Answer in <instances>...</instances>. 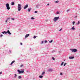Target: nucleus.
<instances>
[{
	"label": "nucleus",
	"mask_w": 80,
	"mask_h": 80,
	"mask_svg": "<svg viewBox=\"0 0 80 80\" xmlns=\"http://www.w3.org/2000/svg\"><path fill=\"white\" fill-rule=\"evenodd\" d=\"M14 62H15V60L13 61H12V62L10 64V65H12V64H13V63H14Z\"/></svg>",
	"instance_id": "obj_14"
},
{
	"label": "nucleus",
	"mask_w": 80,
	"mask_h": 80,
	"mask_svg": "<svg viewBox=\"0 0 80 80\" xmlns=\"http://www.w3.org/2000/svg\"><path fill=\"white\" fill-rule=\"evenodd\" d=\"M75 22L73 21L72 22V25H74L75 24Z\"/></svg>",
	"instance_id": "obj_24"
},
{
	"label": "nucleus",
	"mask_w": 80,
	"mask_h": 80,
	"mask_svg": "<svg viewBox=\"0 0 80 80\" xmlns=\"http://www.w3.org/2000/svg\"><path fill=\"white\" fill-rule=\"evenodd\" d=\"M55 3H58V1H56L55 2Z\"/></svg>",
	"instance_id": "obj_25"
},
{
	"label": "nucleus",
	"mask_w": 80,
	"mask_h": 80,
	"mask_svg": "<svg viewBox=\"0 0 80 80\" xmlns=\"http://www.w3.org/2000/svg\"><path fill=\"white\" fill-rule=\"evenodd\" d=\"M39 77L40 78H43V76L40 75L39 76Z\"/></svg>",
	"instance_id": "obj_17"
},
{
	"label": "nucleus",
	"mask_w": 80,
	"mask_h": 80,
	"mask_svg": "<svg viewBox=\"0 0 80 80\" xmlns=\"http://www.w3.org/2000/svg\"><path fill=\"white\" fill-rule=\"evenodd\" d=\"M21 67H23V65H21L20 66Z\"/></svg>",
	"instance_id": "obj_41"
},
{
	"label": "nucleus",
	"mask_w": 80,
	"mask_h": 80,
	"mask_svg": "<svg viewBox=\"0 0 80 80\" xmlns=\"http://www.w3.org/2000/svg\"><path fill=\"white\" fill-rule=\"evenodd\" d=\"M56 13H57V14H59V13H60V12H58V11H57L56 12Z\"/></svg>",
	"instance_id": "obj_22"
},
{
	"label": "nucleus",
	"mask_w": 80,
	"mask_h": 80,
	"mask_svg": "<svg viewBox=\"0 0 80 80\" xmlns=\"http://www.w3.org/2000/svg\"><path fill=\"white\" fill-rule=\"evenodd\" d=\"M52 60H55V58H53V57H52Z\"/></svg>",
	"instance_id": "obj_29"
},
{
	"label": "nucleus",
	"mask_w": 80,
	"mask_h": 80,
	"mask_svg": "<svg viewBox=\"0 0 80 80\" xmlns=\"http://www.w3.org/2000/svg\"><path fill=\"white\" fill-rule=\"evenodd\" d=\"M28 4H26L24 7V9H26L27 8H28Z\"/></svg>",
	"instance_id": "obj_8"
},
{
	"label": "nucleus",
	"mask_w": 80,
	"mask_h": 80,
	"mask_svg": "<svg viewBox=\"0 0 80 80\" xmlns=\"http://www.w3.org/2000/svg\"><path fill=\"white\" fill-rule=\"evenodd\" d=\"M31 18L32 20H33V19H35V18H33V17H32Z\"/></svg>",
	"instance_id": "obj_30"
},
{
	"label": "nucleus",
	"mask_w": 80,
	"mask_h": 80,
	"mask_svg": "<svg viewBox=\"0 0 80 80\" xmlns=\"http://www.w3.org/2000/svg\"><path fill=\"white\" fill-rule=\"evenodd\" d=\"M64 61H65V59H64Z\"/></svg>",
	"instance_id": "obj_46"
},
{
	"label": "nucleus",
	"mask_w": 80,
	"mask_h": 80,
	"mask_svg": "<svg viewBox=\"0 0 80 80\" xmlns=\"http://www.w3.org/2000/svg\"><path fill=\"white\" fill-rule=\"evenodd\" d=\"M52 71H53V70L52 68L49 69L48 70V72H52Z\"/></svg>",
	"instance_id": "obj_7"
},
{
	"label": "nucleus",
	"mask_w": 80,
	"mask_h": 80,
	"mask_svg": "<svg viewBox=\"0 0 80 80\" xmlns=\"http://www.w3.org/2000/svg\"><path fill=\"white\" fill-rule=\"evenodd\" d=\"M17 74H14V77L15 78H17Z\"/></svg>",
	"instance_id": "obj_11"
},
{
	"label": "nucleus",
	"mask_w": 80,
	"mask_h": 80,
	"mask_svg": "<svg viewBox=\"0 0 80 80\" xmlns=\"http://www.w3.org/2000/svg\"><path fill=\"white\" fill-rule=\"evenodd\" d=\"M70 50L72 51V52H74V53L77 52V49H70Z\"/></svg>",
	"instance_id": "obj_5"
},
{
	"label": "nucleus",
	"mask_w": 80,
	"mask_h": 80,
	"mask_svg": "<svg viewBox=\"0 0 80 80\" xmlns=\"http://www.w3.org/2000/svg\"><path fill=\"white\" fill-rule=\"evenodd\" d=\"M73 58H74V57L70 56L69 57V59H73Z\"/></svg>",
	"instance_id": "obj_9"
},
{
	"label": "nucleus",
	"mask_w": 80,
	"mask_h": 80,
	"mask_svg": "<svg viewBox=\"0 0 80 80\" xmlns=\"http://www.w3.org/2000/svg\"><path fill=\"white\" fill-rule=\"evenodd\" d=\"M36 37H37V36H34V37H33V38H36Z\"/></svg>",
	"instance_id": "obj_27"
},
{
	"label": "nucleus",
	"mask_w": 80,
	"mask_h": 80,
	"mask_svg": "<svg viewBox=\"0 0 80 80\" xmlns=\"http://www.w3.org/2000/svg\"><path fill=\"white\" fill-rule=\"evenodd\" d=\"M53 52H52V53H53Z\"/></svg>",
	"instance_id": "obj_47"
},
{
	"label": "nucleus",
	"mask_w": 80,
	"mask_h": 80,
	"mask_svg": "<svg viewBox=\"0 0 80 80\" xmlns=\"http://www.w3.org/2000/svg\"><path fill=\"white\" fill-rule=\"evenodd\" d=\"M67 65V63L65 62L64 63V64L63 65V66H64V67H65V65Z\"/></svg>",
	"instance_id": "obj_21"
},
{
	"label": "nucleus",
	"mask_w": 80,
	"mask_h": 80,
	"mask_svg": "<svg viewBox=\"0 0 80 80\" xmlns=\"http://www.w3.org/2000/svg\"><path fill=\"white\" fill-rule=\"evenodd\" d=\"M38 5H36V8H39V7H40V5L38 4Z\"/></svg>",
	"instance_id": "obj_12"
},
{
	"label": "nucleus",
	"mask_w": 80,
	"mask_h": 80,
	"mask_svg": "<svg viewBox=\"0 0 80 80\" xmlns=\"http://www.w3.org/2000/svg\"><path fill=\"white\" fill-rule=\"evenodd\" d=\"M60 75H63V73H62V72H61L60 73Z\"/></svg>",
	"instance_id": "obj_36"
},
{
	"label": "nucleus",
	"mask_w": 80,
	"mask_h": 80,
	"mask_svg": "<svg viewBox=\"0 0 80 80\" xmlns=\"http://www.w3.org/2000/svg\"><path fill=\"white\" fill-rule=\"evenodd\" d=\"M71 30H75V27H74V26H73L71 28Z\"/></svg>",
	"instance_id": "obj_19"
},
{
	"label": "nucleus",
	"mask_w": 80,
	"mask_h": 80,
	"mask_svg": "<svg viewBox=\"0 0 80 80\" xmlns=\"http://www.w3.org/2000/svg\"><path fill=\"white\" fill-rule=\"evenodd\" d=\"M18 78L19 79H20L21 78H22V76H19L18 77Z\"/></svg>",
	"instance_id": "obj_18"
},
{
	"label": "nucleus",
	"mask_w": 80,
	"mask_h": 80,
	"mask_svg": "<svg viewBox=\"0 0 80 80\" xmlns=\"http://www.w3.org/2000/svg\"><path fill=\"white\" fill-rule=\"evenodd\" d=\"M43 42H44V41H42L41 43V44H43Z\"/></svg>",
	"instance_id": "obj_26"
},
{
	"label": "nucleus",
	"mask_w": 80,
	"mask_h": 80,
	"mask_svg": "<svg viewBox=\"0 0 80 80\" xmlns=\"http://www.w3.org/2000/svg\"><path fill=\"white\" fill-rule=\"evenodd\" d=\"M2 33H3V34H5V33L7 34V33H8L9 35H11V32H10L9 30H8L7 32L4 31L2 32Z\"/></svg>",
	"instance_id": "obj_1"
},
{
	"label": "nucleus",
	"mask_w": 80,
	"mask_h": 80,
	"mask_svg": "<svg viewBox=\"0 0 80 80\" xmlns=\"http://www.w3.org/2000/svg\"><path fill=\"white\" fill-rule=\"evenodd\" d=\"M63 63H64V62H62V63L61 64L60 66H62V65H63Z\"/></svg>",
	"instance_id": "obj_20"
},
{
	"label": "nucleus",
	"mask_w": 80,
	"mask_h": 80,
	"mask_svg": "<svg viewBox=\"0 0 80 80\" xmlns=\"http://www.w3.org/2000/svg\"><path fill=\"white\" fill-rule=\"evenodd\" d=\"M11 19L12 20H15V19L14 18H11Z\"/></svg>",
	"instance_id": "obj_35"
},
{
	"label": "nucleus",
	"mask_w": 80,
	"mask_h": 80,
	"mask_svg": "<svg viewBox=\"0 0 80 80\" xmlns=\"http://www.w3.org/2000/svg\"><path fill=\"white\" fill-rule=\"evenodd\" d=\"M79 23H80V21H78L77 23V25H79Z\"/></svg>",
	"instance_id": "obj_31"
},
{
	"label": "nucleus",
	"mask_w": 80,
	"mask_h": 80,
	"mask_svg": "<svg viewBox=\"0 0 80 80\" xmlns=\"http://www.w3.org/2000/svg\"><path fill=\"white\" fill-rule=\"evenodd\" d=\"M62 31V29H60L59 30V31Z\"/></svg>",
	"instance_id": "obj_43"
},
{
	"label": "nucleus",
	"mask_w": 80,
	"mask_h": 80,
	"mask_svg": "<svg viewBox=\"0 0 80 80\" xmlns=\"http://www.w3.org/2000/svg\"><path fill=\"white\" fill-rule=\"evenodd\" d=\"M9 53H11L12 52V51H11V50H9Z\"/></svg>",
	"instance_id": "obj_34"
},
{
	"label": "nucleus",
	"mask_w": 80,
	"mask_h": 80,
	"mask_svg": "<svg viewBox=\"0 0 80 80\" xmlns=\"http://www.w3.org/2000/svg\"><path fill=\"white\" fill-rule=\"evenodd\" d=\"M60 18V17L59 16L58 17H55L54 18H53V21L54 22H57V20H58V19H59V18Z\"/></svg>",
	"instance_id": "obj_3"
},
{
	"label": "nucleus",
	"mask_w": 80,
	"mask_h": 80,
	"mask_svg": "<svg viewBox=\"0 0 80 80\" xmlns=\"http://www.w3.org/2000/svg\"><path fill=\"white\" fill-rule=\"evenodd\" d=\"M10 18H7V20H10Z\"/></svg>",
	"instance_id": "obj_33"
},
{
	"label": "nucleus",
	"mask_w": 80,
	"mask_h": 80,
	"mask_svg": "<svg viewBox=\"0 0 80 80\" xmlns=\"http://www.w3.org/2000/svg\"><path fill=\"white\" fill-rule=\"evenodd\" d=\"M77 16H75V18H77Z\"/></svg>",
	"instance_id": "obj_42"
},
{
	"label": "nucleus",
	"mask_w": 80,
	"mask_h": 80,
	"mask_svg": "<svg viewBox=\"0 0 80 80\" xmlns=\"http://www.w3.org/2000/svg\"><path fill=\"white\" fill-rule=\"evenodd\" d=\"M15 5V3H14V2H11V5Z\"/></svg>",
	"instance_id": "obj_16"
},
{
	"label": "nucleus",
	"mask_w": 80,
	"mask_h": 80,
	"mask_svg": "<svg viewBox=\"0 0 80 80\" xmlns=\"http://www.w3.org/2000/svg\"><path fill=\"white\" fill-rule=\"evenodd\" d=\"M6 7L7 10H10V6H9V3H6Z\"/></svg>",
	"instance_id": "obj_4"
},
{
	"label": "nucleus",
	"mask_w": 80,
	"mask_h": 80,
	"mask_svg": "<svg viewBox=\"0 0 80 80\" xmlns=\"http://www.w3.org/2000/svg\"><path fill=\"white\" fill-rule=\"evenodd\" d=\"M45 43H47V40L45 41Z\"/></svg>",
	"instance_id": "obj_32"
},
{
	"label": "nucleus",
	"mask_w": 80,
	"mask_h": 80,
	"mask_svg": "<svg viewBox=\"0 0 80 80\" xmlns=\"http://www.w3.org/2000/svg\"><path fill=\"white\" fill-rule=\"evenodd\" d=\"M18 11H20L22 9V7H21V4H18Z\"/></svg>",
	"instance_id": "obj_6"
},
{
	"label": "nucleus",
	"mask_w": 80,
	"mask_h": 80,
	"mask_svg": "<svg viewBox=\"0 0 80 80\" xmlns=\"http://www.w3.org/2000/svg\"><path fill=\"white\" fill-rule=\"evenodd\" d=\"M0 37H3V35H2V34L0 36Z\"/></svg>",
	"instance_id": "obj_37"
},
{
	"label": "nucleus",
	"mask_w": 80,
	"mask_h": 80,
	"mask_svg": "<svg viewBox=\"0 0 80 80\" xmlns=\"http://www.w3.org/2000/svg\"><path fill=\"white\" fill-rule=\"evenodd\" d=\"M53 42V40H51L50 41H49V43H52Z\"/></svg>",
	"instance_id": "obj_23"
},
{
	"label": "nucleus",
	"mask_w": 80,
	"mask_h": 80,
	"mask_svg": "<svg viewBox=\"0 0 80 80\" xmlns=\"http://www.w3.org/2000/svg\"><path fill=\"white\" fill-rule=\"evenodd\" d=\"M69 10H69V9L67 11V12H69Z\"/></svg>",
	"instance_id": "obj_40"
},
{
	"label": "nucleus",
	"mask_w": 80,
	"mask_h": 80,
	"mask_svg": "<svg viewBox=\"0 0 80 80\" xmlns=\"http://www.w3.org/2000/svg\"><path fill=\"white\" fill-rule=\"evenodd\" d=\"M34 13H38V11H36L34 12Z\"/></svg>",
	"instance_id": "obj_28"
},
{
	"label": "nucleus",
	"mask_w": 80,
	"mask_h": 80,
	"mask_svg": "<svg viewBox=\"0 0 80 80\" xmlns=\"http://www.w3.org/2000/svg\"><path fill=\"white\" fill-rule=\"evenodd\" d=\"M31 10H32V8H28V12H30V11Z\"/></svg>",
	"instance_id": "obj_13"
},
{
	"label": "nucleus",
	"mask_w": 80,
	"mask_h": 80,
	"mask_svg": "<svg viewBox=\"0 0 80 80\" xmlns=\"http://www.w3.org/2000/svg\"><path fill=\"white\" fill-rule=\"evenodd\" d=\"M48 5H50V4L49 3L47 5V6H48Z\"/></svg>",
	"instance_id": "obj_39"
},
{
	"label": "nucleus",
	"mask_w": 80,
	"mask_h": 80,
	"mask_svg": "<svg viewBox=\"0 0 80 80\" xmlns=\"http://www.w3.org/2000/svg\"><path fill=\"white\" fill-rule=\"evenodd\" d=\"M28 36H30V34H26V35L25 36V38H27V37H28Z\"/></svg>",
	"instance_id": "obj_10"
},
{
	"label": "nucleus",
	"mask_w": 80,
	"mask_h": 80,
	"mask_svg": "<svg viewBox=\"0 0 80 80\" xmlns=\"http://www.w3.org/2000/svg\"><path fill=\"white\" fill-rule=\"evenodd\" d=\"M17 71L18 73V74H20V73H24V69H22L21 71L19 70H18Z\"/></svg>",
	"instance_id": "obj_2"
},
{
	"label": "nucleus",
	"mask_w": 80,
	"mask_h": 80,
	"mask_svg": "<svg viewBox=\"0 0 80 80\" xmlns=\"http://www.w3.org/2000/svg\"><path fill=\"white\" fill-rule=\"evenodd\" d=\"M45 72H43L42 73L41 75H45Z\"/></svg>",
	"instance_id": "obj_15"
},
{
	"label": "nucleus",
	"mask_w": 80,
	"mask_h": 80,
	"mask_svg": "<svg viewBox=\"0 0 80 80\" xmlns=\"http://www.w3.org/2000/svg\"><path fill=\"white\" fill-rule=\"evenodd\" d=\"M8 21V20L7 19V20L6 21V22H7V21Z\"/></svg>",
	"instance_id": "obj_45"
},
{
	"label": "nucleus",
	"mask_w": 80,
	"mask_h": 80,
	"mask_svg": "<svg viewBox=\"0 0 80 80\" xmlns=\"http://www.w3.org/2000/svg\"><path fill=\"white\" fill-rule=\"evenodd\" d=\"M2 72H0V75H1V74H2Z\"/></svg>",
	"instance_id": "obj_38"
},
{
	"label": "nucleus",
	"mask_w": 80,
	"mask_h": 80,
	"mask_svg": "<svg viewBox=\"0 0 80 80\" xmlns=\"http://www.w3.org/2000/svg\"><path fill=\"white\" fill-rule=\"evenodd\" d=\"M20 45H22V43L21 42V43H20Z\"/></svg>",
	"instance_id": "obj_44"
}]
</instances>
